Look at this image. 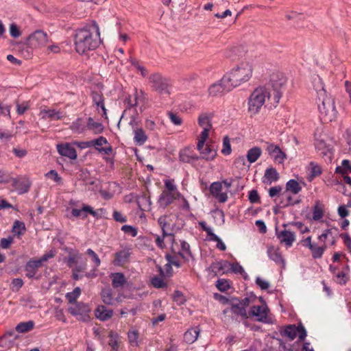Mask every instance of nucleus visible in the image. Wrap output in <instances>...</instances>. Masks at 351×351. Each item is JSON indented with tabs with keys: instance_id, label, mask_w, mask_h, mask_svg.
Instances as JSON below:
<instances>
[{
	"instance_id": "35",
	"label": "nucleus",
	"mask_w": 351,
	"mask_h": 351,
	"mask_svg": "<svg viewBox=\"0 0 351 351\" xmlns=\"http://www.w3.org/2000/svg\"><path fill=\"white\" fill-rule=\"evenodd\" d=\"M202 158L206 160H213L217 156V150L212 145H206L201 152Z\"/></svg>"
},
{
	"instance_id": "1",
	"label": "nucleus",
	"mask_w": 351,
	"mask_h": 351,
	"mask_svg": "<svg viewBox=\"0 0 351 351\" xmlns=\"http://www.w3.org/2000/svg\"><path fill=\"white\" fill-rule=\"evenodd\" d=\"M101 42L99 27L95 21L76 30L75 45L80 54L95 49Z\"/></svg>"
},
{
	"instance_id": "49",
	"label": "nucleus",
	"mask_w": 351,
	"mask_h": 351,
	"mask_svg": "<svg viewBox=\"0 0 351 351\" xmlns=\"http://www.w3.org/2000/svg\"><path fill=\"white\" fill-rule=\"evenodd\" d=\"M128 341L131 346H138V332L137 330H130L128 332Z\"/></svg>"
},
{
	"instance_id": "22",
	"label": "nucleus",
	"mask_w": 351,
	"mask_h": 351,
	"mask_svg": "<svg viewBox=\"0 0 351 351\" xmlns=\"http://www.w3.org/2000/svg\"><path fill=\"white\" fill-rule=\"evenodd\" d=\"M312 83L313 89L317 93V100L320 99V97H324V96L328 95L326 90H325L322 79L319 75L313 77Z\"/></svg>"
},
{
	"instance_id": "7",
	"label": "nucleus",
	"mask_w": 351,
	"mask_h": 351,
	"mask_svg": "<svg viewBox=\"0 0 351 351\" xmlns=\"http://www.w3.org/2000/svg\"><path fill=\"white\" fill-rule=\"evenodd\" d=\"M176 216L173 214L160 216L158 222L162 230L164 237L174 238V232L176 230Z\"/></svg>"
},
{
	"instance_id": "29",
	"label": "nucleus",
	"mask_w": 351,
	"mask_h": 351,
	"mask_svg": "<svg viewBox=\"0 0 351 351\" xmlns=\"http://www.w3.org/2000/svg\"><path fill=\"white\" fill-rule=\"evenodd\" d=\"M112 310L108 309L103 305L99 306L95 310V316L101 321H106L112 317Z\"/></svg>"
},
{
	"instance_id": "23",
	"label": "nucleus",
	"mask_w": 351,
	"mask_h": 351,
	"mask_svg": "<svg viewBox=\"0 0 351 351\" xmlns=\"http://www.w3.org/2000/svg\"><path fill=\"white\" fill-rule=\"evenodd\" d=\"M179 158L180 161L187 163L197 160L199 158L194 152L189 147L184 148L180 152Z\"/></svg>"
},
{
	"instance_id": "12",
	"label": "nucleus",
	"mask_w": 351,
	"mask_h": 351,
	"mask_svg": "<svg viewBox=\"0 0 351 351\" xmlns=\"http://www.w3.org/2000/svg\"><path fill=\"white\" fill-rule=\"evenodd\" d=\"M223 76L218 82L211 84L208 88V95L209 97H215L223 93L229 92L232 89L228 82H223Z\"/></svg>"
},
{
	"instance_id": "62",
	"label": "nucleus",
	"mask_w": 351,
	"mask_h": 351,
	"mask_svg": "<svg viewBox=\"0 0 351 351\" xmlns=\"http://www.w3.org/2000/svg\"><path fill=\"white\" fill-rule=\"evenodd\" d=\"M171 121L176 125H180L182 123V119L176 114L169 112L168 113Z\"/></svg>"
},
{
	"instance_id": "3",
	"label": "nucleus",
	"mask_w": 351,
	"mask_h": 351,
	"mask_svg": "<svg viewBox=\"0 0 351 351\" xmlns=\"http://www.w3.org/2000/svg\"><path fill=\"white\" fill-rule=\"evenodd\" d=\"M271 93L267 86H260L255 88L248 99V112L251 115L256 114L265 104L267 99H269Z\"/></svg>"
},
{
	"instance_id": "2",
	"label": "nucleus",
	"mask_w": 351,
	"mask_h": 351,
	"mask_svg": "<svg viewBox=\"0 0 351 351\" xmlns=\"http://www.w3.org/2000/svg\"><path fill=\"white\" fill-rule=\"evenodd\" d=\"M253 74V66L250 62H241L223 75V82H228L232 89L248 82Z\"/></svg>"
},
{
	"instance_id": "6",
	"label": "nucleus",
	"mask_w": 351,
	"mask_h": 351,
	"mask_svg": "<svg viewBox=\"0 0 351 351\" xmlns=\"http://www.w3.org/2000/svg\"><path fill=\"white\" fill-rule=\"evenodd\" d=\"M149 84L152 89L160 95H169L171 87L170 80L163 76L161 73H152L149 77Z\"/></svg>"
},
{
	"instance_id": "44",
	"label": "nucleus",
	"mask_w": 351,
	"mask_h": 351,
	"mask_svg": "<svg viewBox=\"0 0 351 351\" xmlns=\"http://www.w3.org/2000/svg\"><path fill=\"white\" fill-rule=\"evenodd\" d=\"M286 190L293 194H298L302 190V187L296 180L292 179L287 182Z\"/></svg>"
},
{
	"instance_id": "17",
	"label": "nucleus",
	"mask_w": 351,
	"mask_h": 351,
	"mask_svg": "<svg viewBox=\"0 0 351 351\" xmlns=\"http://www.w3.org/2000/svg\"><path fill=\"white\" fill-rule=\"evenodd\" d=\"M213 114L208 112L201 113L197 119L198 125L203 130L201 133L208 134L209 131L213 128L212 119Z\"/></svg>"
},
{
	"instance_id": "63",
	"label": "nucleus",
	"mask_w": 351,
	"mask_h": 351,
	"mask_svg": "<svg viewBox=\"0 0 351 351\" xmlns=\"http://www.w3.org/2000/svg\"><path fill=\"white\" fill-rule=\"evenodd\" d=\"M152 284L155 288H162L166 285L164 280L159 277H154L152 279Z\"/></svg>"
},
{
	"instance_id": "48",
	"label": "nucleus",
	"mask_w": 351,
	"mask_h": 351,
	"mask_svg": "<svg viewBox=\"0 0 351 351\" xmlns=\"http://www.w3.org/2000/svg\"><path fill=\"white\" fill-rule=\"evenodd\" d=\"M25 231V223L20 221H15L14 222L13 226H12V232L18 235L21 236L23 234V232Z\"/></svg>"
},
{
	"instance_id": "41",
	"label": "nucleus",
	"mask_w": 351,
	"mask_h": 351,
	"mask_svg": "<svg viewBox=\"0 0 351 351\" xmlns=\"http://www.w3.org/2000/svg\"><path fill=\"white\" fill-rule=\"evenodd\" d=\"M82 210H84V213H86V215H87V213H89L93 217H94L97 219L101 218L103 213L105 211V210L104 208H99L97 210H94L93 208L90 206L86 205V204H83Z\"/></svg>"
},
{
	"instance_id": "43",
	"label": "nucleus",
	"mask_w": 351,
	"mask_h": 351,
	"mask_svg": "<svg viewBox=\"0 0 351 351\" xmlns=\"http://www.w3.org/2000/svg\"><path fill=\"white\" fill-rule=\"evenodd\" d=\"M326 248V244H322V245L317 246L316 244L313 243L312 247L309 248V250L312 253V256L313 258H319L322 256Z\"/></svg>"
},
{
	"instance_id": "18",
	"label": "nucleus",
	"mask_w": 351,
	"mask_h": 351,
	"mask_svg": "<svg viewBox=\"0 0 351 351\" xmlns=\"http://www.w3.org/2000/svg\"><path fill=\"white\" fill-rule=\"evenodd\" d=\"M276 237L281 244H285L287 247H291L293 243L295 241V235L294 232L284 230L278 231L276 228Z\"/></svg>"
},
{
	"instance_id": "38",
	"label": "nucleus",
	"mask_w": 351,
	"mask_h": 351,
	"mask_svg": "<svg viewBox=\"0 0 351 351\" xmlns=\"http://www.w3.org/2000/svg\"><path fill=\"white\" fill-rule=\"evenodd\" d=\"M125 283L126 279L122 273L112 274V285L114 288L122 287Z\"/></svg>"
},
{
	"instance_id": "15",
	"label": "nucleus",
	"mask_w": 351,
	"mask_h": 351,
	"mask_svg": "<svg viewBox=\"0 0 351 351\" xmlns=\"http://www.w3.org/2000/svg\"><path fill=\"white\" fill-rule=\"evenodd\" d=\"M266 150L275 162L278 164H282L287 158L286 154L282 151L279 146L274 144H268Z\"/></svg>"
},
{
	"instance_id": "27",
	"label": "nucleus",
	"mask_w": 351,
	"mask_h": 351,
	"mask_svg": "<svg viewBox=\"0 0 351 351\" xmlns=\"http://www.w3.org/2000/svg\"><path fill=\"white\" fill-rule=\"evenodd\" d=\"M279 179V174L274 167L268 168L265 170L263 178V182L265 184H271Z\"/></svg>"
},
{
	"instance_id": "40",
	"label": "nucleus",
	"mask_w": 351,
	"mask_h": 351,
	"mask_svg": "<svg viewBox=\"0 0 351 351\" xmlns=\"http://www.w3.org/2000/svg\"><path fill=\"white\" fill-rule=\"evenodd\" d=\"M262 153L261 149L258 147H254L248 150L247 154V159L250 163H253L257 160Z\"/></svg>"
},
{
	"instance_id": "64",
	"label": "nucleus",
	"mask_w": 351,
	"mask_h": 351,
	"mask_svg": "<svg viewBox=\"0 0 351 351\" xmlns=\"http://www.w3.org/2000/svg\"><path fill=\"white\" fill-rule=\"evenodd\" d=\"M10 35L13 37V38H18L21 36V32L18 27V26L14 24V23H12L10 26Z\"/></svg>"
},
{
	"instance_id": "55",
	"label": "nucleus",
	"mask_w": 351,
	"mask_h": 351,
	"mask_svg": "<svg viewBox=\"0 0 351 351\" xmlns=\"http://www.w3.org/2000/svg\"><path fill=\"white\" fill-rule=\"evenodd\" d=\"M23 285V281L21 278H14L11 282V289L14 292H17Z\"/></svg>"
},
{
	"instance_id": "36",
	"label": "nucleus",
	"mask_w": 351,
	"mask_h": 351,
	"mask_svg": "<svg viewBox=\"0 0 351 351\" xmlns=\"http://www.w3.org/2000/svg\"><path fill=\"white\" fill-rule=\"evenodd\" d=\"M309 173L308 176V180L312 181L315 177L319 176L322 172L321 167L315 162H311L308 166Z\"/></svg>"
},
{
	"instance_id": "26",
	"label": "nucleus",
	"mask_w": 351,
	"mask_h": 351,
	"mask_svg": "<svg viewBox=\"0 0 351 351\" xmlns=\"http://www.w3.org/2000/svg\"><path fill=\"white\" fill-rule=\"evenodd\" d=\"M87 119L77 118L72 122L70 129L76 134H82L86 130Z\"/></svg>"
},
{
	"instance_id": "50",
	"label": "nucleus",
	"mask_w": 351,
	"mask_h": 351,
	"mask_svg": "<svg viewBox=\"0 0 351 351\" xmlns=\"http://www.w3.org/2000/svg\"><path fill=\"white\" fill-rule=\"evenodd\" d=\"M81 293V289L76 287L72 292L68 293L66 298L70 303H75L76 299L79 297Z\"/></svg>"
},
{
	"instance_id": "10",
	"label": "nucleus",
	"mask_w": 351,
	"mask_h": 351,
	"mask_svg": "<svg viewBox=\"0 0 351 351\" xmlns=\"http://www.w3.org/2000/svg\"><path fill=\"white\" fill-rule=\"evenodd\" d=\"M171 243L172 252L188 261L189 258L191 256L189 244L184 241H180V243H178L175 241L174 238L171 239Z\"/></svg>"
},
{
	"instance_id": "11",
	"label": "nucleus",
	"mask_w": 351,
	"mask_h": 351,
	"mask_svg": "<svg viewBox=\"0 0 351 351\" xmlns=\"http://www.w3.org/2000/svg\"><path fill=\"white\" fill-rule=\"evenodd\" d=\"M315 149L326 162H331L333 153L330 145L327 144L324 139L316 138Z\"/></svg>"
},
{
	"instance_id": "51",
	"label": "nucleus",
	"mask_w": 351,
	"mask_h": 351,
	"mask_svg": "<svg viewBox=\"0 0 351 351\" xmlns=\"http://www.w3.org/2000/svg\"><path fill=\"white\" fill-rule=\"evenodd\" d=\"M216 287L221 292L226 291L230 288L229 282L226 279H219L216 282Z\"/></svg>"
},
{
	"instance_id": "5",
	"label": "nucleus",
	"mask_w": 351,
	"mask_h": 351,
	"mask_svg": "<svg viewBox=\"0 0 351 351\" xmlns=\"http://www.w3.org/2000/svg\"><path fill=\"white\" fill-rule=\"evenodd\" d=\"M287 78L285 75L280 72L273 73L270 75L269 81L263 86H267L271 93L273 90L274 103L278 104L280 101L283 90L285 89Z\"/></svg>"
},
{
	"instance_id": "54",
	"label": "nucleus",
	"mask_w": 351,
	"mask_h": 351,
	"mask_svg": "<svg viewBox=\"0 0 351 351\" xmlns=\"http://www.w3.org/2000/svg\"><path fill=\"white\" fill-rule=\"evenodd\" d=\"M221 153L224 155H229L231 153V145L228 136L224 137L223 140Z\"/></svg>"
},
{
	"instance_id": "28",
	"label": "nucleus",
	"mask_w": 351,
	"mask_h": 351,
	"mask_svg": "<svg viewBox=\"0 0 351 351\" xmlns=\"http://www.w3.org/2000/svg\"><path fill=\"white\" fill-rule=\"evenodd\" d=\"M176 199L175 193L163 191L160 195L158 202L160 206L166 208Z\"/></svg>"
},
{
	"instance_id": "46",
	"label": "nucleus",
	"mask_w": 351,
	"mask_h": 351,
	"mask_svg": "<svg viewBox=\"0 0 351 351\" xmlns=\"http://www.w3.org/2000/svg\"><path fill=\"white\" fill-rule=\"evenodd\" d=\"M351 173V165L348 160H343L341 163V166L337 167L335 169L337 173L341 175L346 174L347 172Z\"/></svg>"
},
{
	"instance_id": "20",
	"label": "nucleus",
	"mask_w": 351,
	"mask_h": 351,
	"mask_svg": "<svg viewBox=\"0 0 351 351\" xmlns=\"http://www.w3.org/2000/svg\"><path fill=\"white\" fill-rule=\"evenodd\" d=\"M30 185V181L26 178L12 179V186L19 191V194L27 193L29 191Z\"/></svg>"
},
{
	"instance_id": "42",
	"label": "nucleus",
	"mask_w": 351,
	"mask_h": 351,
	"mask_svg": "<svg viewBox=\"0 0 351 351\" xmlns=\"http://www.w3.org/2000/svg\"><path fill=\"white\" fill-rule=\"evenodd\" d=\"M34 322L28 321L26 322H21L16 326V330L20 333L27 332L34 328Z\"/></svg>"
},
{
	"instance_id": "4",
	"label": "nucleus",
	"mask_w": 351,
	"mask_h": 351,
	"mask_svg": "<svg viewBox=\"0 0 351 351\" xmlns=\"http://www.w3.org/2000/svg\"><path fill=\"white\" fill-rule=\"evenodd\" d=\"M320 118L322 122L328 123L334 121L337 115L334 99L329 95L320 97L317 100Z\"/></svg>"
},
{
	"instance_id": "61",
	"label": "nucleus",
	"mask_w": 351,
	"mask_h": 351,
	"mask_svg": "<svg viewBox=\"0 0 351 351\" xmlns=\"http://www.w3.org/2000/svg\"><path fill=\"white\" fill-rule=\"evenodd\" d=\"M45 176L48 178L53 179L58 183H60L62 180V178L59 176L58 172L55 170H51L45 174Z\"/></svg>"
},
{
	"instance_id": "32",
	"label": "nucleus",
	"mask_w": 351,
	"mask_h": 351,
	"mask_svg": "<svg viewBox=\"0 0 351 351\" xmlns=\"http://www.w3.org/2000/svg\"><path fill=\"white\" fill-rule=\"evenodd\" d=\"M200 329L198 327L189 329L184 335V341L187 343H194L199 334Z\"/></svg>"
},
{
	"instance_id": "37",
	"label": "nucleus",
	"mask_w": 351,
	"mask_h": 351,
	"mask_svg": "<svg viewBox=\"0 0 351 351\" xmlns=\"http://www.w3.org/2000/svg\"><path fill=\"white\" fill-rule=\"evenodd\" d=\"M86 129L92 130L95 134H100L104 130L102 124L94 121L93 119L91 117H88L87 119Z\"/></svg>"
},
{
	"instance_id": "30",
	"label": "nucleus",
	"mask_w": 351,
	"mask_h": 351,
	"mask_svg": "<svg viewBox=\"0 0 351 351\" xmlns=\"http://www.w3.org/2000/svg\"><path fill=\"white\" fill-rule=\"evenodd\" d=\"M267 254L269 258L276 263L285 265V261L278 248L274 246L268 247Z\"/></svg>"
},
{
	"instance_id": "31",
	"label": "nucleus",
	"mask_w": 351,
	"mask_h": 351,
	"mask_svg": "<svg viewBox=\"0 0 351 351\" xmlns=\"http://www.w3.org/2000/svg\"><path fill=\"white\" fill-rule=\"evenodd\" d=\"M130 253L129 250H123L115 254L114 264L118 266H122L125 264L130 257Z\"/></svg>"
},
{
	"instance_id": "52",
	"label": "nucleus",
	"mask_w": 351,
	"mask_h": 351,
	"mask_svg": "<svg viewBox=\"0 0 351 351\" xmlns=\"http://www.w3.org/2000/svg\"><path fill=\"white\" fill-rule=\"evenodd\" d=\"M82 258V254H70L68 260L67 265L70 268H73L74 265L77 263L79 259Z\"/></svg>"
},
{
	"instance_id": "16",
	"label": "nucleus",
	"mask_w": 351,
	"mask_h": 351,
	"mask_svg": "<svg viewBox=\"0 0 351 351\" xmlns=\"http://www.w3.org/2000/svg\"><path fill=\"white\" fill-rule=\"evenodd\" d=\"M222 182H215L211 184L209 189L210 194L221 203L226 202L228 199L227 193L222 192Z\"/></svg>"
},
{
	"instance_id": "57",
	"label": "nucleus",
	"mask_w": 351,
	"mask_h": 351,
	"mask_svg": "<svg viewBox=\"0 0 351 351\" xmlns=\"http://www.w3.org/2000/svg\"><path fill=\"white\" fill-rule=\"evenodd\" d=\"M208 137V134H206V133H201L199 136L197 145V149L200 152L204 149V146L205 144L206 141L207 140Z\"/></svg>"
},
{
	"instance_id": "45",
	"label": "nucleus",
	"mask_w": 351,
	"mask_h": 351,
	"mask_svg": "<svg viewBox=\"0 0 351 351\" xmlns=\"http://www.w3.org/2000/svg\"><path fill=\"white\" fill-rule=\"evenodd\" d=\"M138 93L136 89L134 90V97L132 99L131 95H128L127 97H125L124 102L125 104L127 106L126 108H131L132 107H135L137 106L138 104Z\"/></svg>"
},
{
	"instance_id": "59",
	"label": "nucleus",
	"mask_w": 351,
	"mask_h": 351,
	"mask_svg": "<svg viewBox=\"0 0 351 351\" xmlns=\"http://www.w3.org/2000/svg\"><path fill=\"white\" fill-rule=\"evenodd\" d=\"M249 200L252 204L260 202V197L256 190H252L250 191Z\"/></svg>"
},
{
	"instance_id": "47",
	"label": "nucleus",
	"mask_w": 351,
	"mask_h": 351,
	"mask_svg": "<svg viewBox=\"0 0 351 351\" xmlns=\"http://www.w3.org/2000/svg\"><path fill=\"white\" fill-rule=\"evenodd\" d=\"M324 215L323 206L319 202H317L313 208V219L318 221L322 218Z\"/></svg>"
},
{
	"instance_id": "13",
	"label": "nucleus",
	"mask_w": 351,
	"mask_h": 351,
	"mask_svg": "<svg viewBox=\"0 0 351 351\" xmlns=\"http://www.w3.org/2000/svg\"><path fill=\"white\" fill-rule=\"evenodd\" d=\"M47 42V34L42 30H36L28 37V45L33 48L43 47Z\"/></svg>"
},
{
	"instance_id": "21",
	"label": "nucleus",
	"mask_w": 351,
	"mask_h": 351,
	"mask_svg": "<svg viewBox=\"0 0 351 351\" xmlns=\"http://www.w3.org/2000/svg\"><path fill=\"white\" fill-rule=\"evenodd\" d=\"M57 150L61 156L68 157L71 160L77 158V152L75 149L69 143L58 145Z\"/></svg>"
},
{
	"instance_id": "24",
	"label": "nucleus",
	"mask_w": 351,
	"mask_h": 351,
	"mask_svg": "<svg viewBox=\"0 0 351 351\" xmlns=\"http://www.w3.org/2000/svg\"><path fill=\"white\" fill-rule=\"evenodd\" d=\"M40 115L43 119H51L52 120H60L64 117L61 111L55 109H43L40 112Z\"/></svg>"
},
{
	"instance_id": "60",
	"label": "nucleus",
	"mask_w": 351,
	"mask_h": 351,
	"mask_svg": "<svg viewBox=\"0 0 351 351\" xmlns=\"http://www.w3.org/2000/svg\"><path fill=\"white\" fill-rule=\"evenodd\" d=\"M121 230L125 233L131 234L132 237H136L137 234L136 229L132 226L124 225L121 227Z\"/></svg>"
},
{
	"instance_id": "8",
	"label": "nucleus",
	"mask_w": 351,
	"mask_h": 351,
	"mask_svg": "<svg viewBox=\"0 0 351 351\" xmlns=\"http://www.w3.org/2000/svg\"><path fill=\"white\" fill-rule=\"evenodd\" d=\"M55 252L51 250L47 253L45 254L38 260H29L25 265V270L26 271V276L29 278H33L37 271V269L40 267L44 262L47 261L49 258H52L55 256Z\"/></svg>"
},
{
	"instance_id": "58",
	"label": "nucleus",
	"mask_w": 351,
	"mask_h": 351,
	"mask_svg": "<svg viewBox=\"0 0 351 351\" xmlns=\"http://www.w3.org/2000/svg\"><path fill=\"white\" fill-rule=\"evenodd\" d=\"M109 337H110V341H109V346L114 350H117L119 348V343H118V341L117 339V337L116 335L114 334L113 332H110L109 333Z\"/></svg>"
},
{
	"instance_id": "25",
	"label": "nucleus",
	"mask_w": 351,
	"mask_h": 351,
	"mask_svg": "<svg viewBox=\"0 0 351 351\" xmlns=\"http://www.w3.org/2000/svg\"><path fill=\"white\" fill-rule=\"evenodd\" d=\"M229 265L230 264L227 261H218L213 263L209 267V270L214 273L215 276L223 274L228 271Z\"/></svg>"
},
{
	"instance_id": "56",
	"label": "nucleus",
	"mask_w": 351,
	"mask_h": 351,
	"mask_svg": "<svg viewBox=\"0 0 351 351\" xmlns=\"http://www.w3.org/2000/svg\"><path fill=\"white\" fill-rule=\"evenodd\" d=\"M336 278L337 282L340 285H345L349 279L348 273L344 271L338 272L336 275Z\"/></svg>"
},
{
	"instance_id": "53",
	"label": "nucleus",
	"mask_w": 351,
	"mask_h": 351,
	"mask_svg": "<svg viewBox=\"0 0 351 351\" xmlns=\"http://www.w3.org/2000/svg\"><path fill=\"white\" fill-rule=\"evenodd\" d=\"M93 102L97 106H101L102 110L105 112L106 108L104 104V101L101 95L97 92H93L92 93Z\"/></svg>"
},
{
	"instance_id": "33",
	"label": "nucleus",
	"mask_w": 351,
	"mask_h": 351,
	"mask_svg": "<svg viewBox=\"0 0 351 351\" xmlns=\"http://www.w3.org/2000/svg\"><path fill=\"white\" fill-rule=\"evenodd\" d=\"M102 301L107 305H115L119 302L117 298L112 296V291L110 289H104L101 292Z\"/></svg>"
},
{
	"instance_id": "19",
	"label": "nucleus",
	"mask_w": 351,
	"mask_h": 351,
	"mask_svg": "<svg viewBox=\"0 0 351 351\" xmlns=\"http://www.w3.org/2000/svg\"><path fill=\"white\" fill-rule=\"evenodd\" d=\"M249 316L256 317L259 322H265L267 317V307L265 305L253 306L249 312Z\"/></svg>"
},
{
	"instance_id": "14",
	"label": "nucleus",
	"mask_w": 351,
	"mask_h": 351,
	"mask_svg": "<svg viewBox=\"0 0 351 351\" xmlns=\"http://www.w3.org/2000/svg\"><path fill=\"white\" fill-rule=\"evenodd\" d=\"M284 335L293 340L297 336L300 341H304L306 336V331L304 327L300 324L298 327L295 325H289L284 330Z\"/></svg>"
},
{
	"instance_id": "9",
	"label": "nucleus",
	"mask_w": 351,
	"mask_h": 351,
	"mask_svg": "<svg viewBox=\"0 0 351 351\" xmlns=\"http://www.w3.org/2000/svg\"><path fill=\"white\" fill-rule=\"evenodd\" d=\"M68 311L73 316L77 317L80 321L88 322L90 320V308L86 304L75 302L73 306L68 308Z\"/></svg>"
},
{
	"instance_id": "39",
	"label": "nucleus",
	"mask_w": 351,
	"mask_h": 351,
	"mask_svg": "<svg viewBox=\"0 0 351 351\" xmlns=\"http://www.w3.org/2000/svg\"><path fill=\"white\" fill-rule=\"evenodd\" d=\"M230 311L232 313L240 315L244 319L249 317V314L247 313L246 309L238 302L232 304Z\"/></svg>"
},
{
	"instance_id": "34",
	"label": "nucleus",
	"mask_w": 351,
	"mask_h": 351,
	"mask_svg": "<svg viewBox=\"0 0 351 351\" xmlns=\"http://www.w3.org/2000/svg\"><path fill=\"white\" fill-rule=\"evenodd\" d=\"M134 141L138 145H143L147 140V136L142 128H136L134 131Z\"/></svg>"
}]
</instances>
